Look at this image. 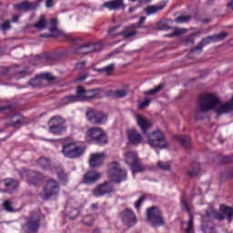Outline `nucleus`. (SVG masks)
I'll list each match as a JSON object with an SVG mask.
<instances>
[{
  "mask_svg": "<svg viewBox=\"0 0 233 233\" xmlns=\"http://www.w3.org/2000/svg\"><path fill=\"white\" fill-rule=\"evenodd\" d=\"M99 88L89 89L86 91V101H90V99H97L99 97Z\"/></svg>",
  "mask_w": 233,
  "mask_h": 233,
  "instance_id": "33",
  "label": "nucleus"
},
{
  "mask_svg": "<svg viewBox=\"0 0 233 233\" xmlns=\"http://www.w3.org/2000/svg\"><path fill=\"white\" fill-rule=\"evenodd\" d=\"M58 179H60L63 185H66V183H68V175L62 170L60 173H58Z\"/></svg>",
  "mask_w": 233,
  "mask_h": 233,
  "instance_id": "52",
  "label": "nucleus"
},
{
  "mask_svg": "<svg viewBox=\"0 0 233 233\" xmlns=\"http://www.w3.org/2000/svg\"><path fill=\"white\" fill-rule=\"evenodd\" d=\"M164 86H165V85L159 84L158 86H155L153 89L146 91L144 94H145V96H155V94L161 92V90H163Z\"/></svg>",
  "mask_w": 233,
  "mask_h": 233,
  "instance_id": "43",
  "label": "nucleus"
},
{
  "mask_svg": "<svg viewBox=\"0 0 233 233\" xmlns=\"http://www.w3.org/2000/svg\"><path fill=\"white\" fill-rule=\"evenodd\" d=\"M216 210L214 208H209L206 211L207 218H215L216 217Z\"/></svg>",
  "mask_w": 233,
  "mask_h": 233,
  "instance_id": "59",
  "label": "nucleus"
},
{
  "mask_svg": "<svg viewBox=\"0 0 233 233\" xmlns=\"http://www.w3.org/2000/svg\"><path fill=\"white\" fill-rule=\"evenodd\" d=\"M104 161H105V153L93 154L89 158V166L92 168H96V167H101Z\"/></svg>",
  "mask_w": 233,
  "mask_h": 233,
  "instance_id": "23",
  "label": "nucleus"
},
{
  "mask_svg": "<svg viewBox=\"0 0 233 233\" xmlns=\"http://www.w3.org/2000/svg\"><path fill=\"white\" fill-rule=\"evenodd\" d=\"M210 43H216V40H214V35H210V36L202 38V40L198 45V46H196L190 50L189 56L191 54H195V52H203V47L207 46V45H210Z\"/></svg>",
  "mask_w": 233,
  "mask_h": 233,
  "instance_id": "24",
  "label": "nucleus"
},
{
  "mask_svg": "<svg viewBox=\"0 0 233 233\" xmlns=\"http://www.w3.org/2000/svg\"><path fill=\"white\" fill-rule=\"evenodd\" d=\"M168 23H174V21L167 20V22L165 21L159 22L157 25V28L158 30H170L171 27Z\"/></svg>",
  "mask_w": 233,
  "mask_h": 233,
  "instance_id": "45",
  "label": "nucleus"
},
{
  "mask_svg": "<svg viewBox=\"0 0 233 233\" xmlns=\"http://www.w3.org/2000/svg\"><path fill=\"white\" fill-rule=\"evenodd\" d=\"M199 164L195 165V167H191L189 170H187V176L188 177H196L199 175Z\"/></svg>",
  "mask_w": 233,
  "mask_h": 233,
  "instance_id": "44",
  "label": "nucleus"
},
{
  "mask_svg": "<svg viewBox=\"0 0 233 233\" xmlns=\"http://www.w3.org/2000/svg\"><path fill=\"white\" fill-rule=\"evenodd\" d=\"M121 219L126 225V227H134L137 223V220L136 219V214H134V211L132 209L127 208L121 213Z\"/></svg>",
  "mask_w": 233,
  "mask_h": 233,
  "instance_id": "15",
  "label": "nucleus"
},
{
  "mask_svg": "<svg viewBox=\"0 0 233 233\" xmlns=\"http://www.w3.org/2000/svg\"><path fill=\"white\" fill-rule=\"evenodd\" d=\"M181 34H183V30L176 28L173 34L167 35V37H176L181 35Z\"/></svg>",
  "mask_w": 233,
  "mask_h": 233,
  "instance_id": "61",
  "label": "nucleus"
},
{
  "mask_svg": "<svg viewBox=\"0 0 233 233\" xmlns=\"http://www.w3.org/2000/svg\"><path fill=\"white\" fill-rule=\"evenodd\" d=\"M181 205L182 208L189 214V220L187 223V230H194V216H192V213L190 212V208L188 207V203L187 202V198H181Z\"/></svg>",
  "mask_w": 233,
  "mask_h": 233,
  "instance_id": "26",
  "label": "nucleus"
},
{
  "mask_svg": "<svg viewBox=\"0 0 233 233\" xmlns=\"http://www.w3.org/2000/svg\"><path fill=\"white\" fill-rule=\"evenodd\" d=\"M49 132L54 136H61L63 132H66V126H65L66 120L61 116H55L50 118Z\"/></svg>",
  "mask_w": 233,
  "mask_h": 233,
  "instance_id": "8",
  "label": "nucleus"
},
{
  "mask_svg": "<svg viewBox=\"0 0 233 233\" xmlns=\"http://www.w3.org/2000/svg\"><path fill=\"white\" fill-rule=\"evenodd\" d=\"M14 6H15V10L23 11V12H29V10H34L35 8L34 4L28 1H24L20 4L15 5Z\"/></svg>",
  "mask_w": 233,
  "mask_h": 233,
  "instance_id": "30",
  "label": "nucleus"
},
{
  "mask_svg": "<svg viewBox=\"0 0 233 233\" xmlns=\"http://www.w3.org/2000/svg\"><path fill=\"white\" fill-rule=\"evenodd\" d=\"M27 182L29 185H39V183H43L45 179V176L41 174V172L37 171H26Z\"/></svg>",
  "mask_w": 233,
  "mask_h": 233,
  "instance_id": "18",
  "label": "nucleus"
},
{
  "mask_svg": "<svg viewBox=\"0 0 233 233\" xmlns=\"http://www.w3.org/2000/svg\"><path fill=\"white\" fill-rule=\"evenodd\" d=\"M219 105H221V101L216 95L210 93L202 95L198 103L197 119L199 112H201V114H207V112L214 110V108L219 106Z\"/></svg>",
  "mask_w": 233,
  "mask_h": 233,
  "instance_id": "2",
  "label": "nucleus"
},
{
  "mask_svg": "<svg viewBox=\"0 0 233 233\" xmlns=\"http://www.w3.org/2000/svg\"><path fill=\"white\" fill-rule=\"evenodd\" d=\"M233 156L223 157V163H232Z\"/></svg>",
  "mask_w": 233,
  "mask_h": 233,
  "instance_id": "62",
  "label": "nucleus"
},
{
  "mask_svg": "<svg viewBox=\"0 0 233 233\" xmlns=\"http://www.w3.org/2000/svg\"><path fill=\"white\" fill-rule=\"evenodd\" d=\"M38 167H41L44 170H49L51 164H50V159L41 157L37 161H36Z\"/></svg>",
  "mask_w": 233,
  "mask_h": 233,
  "instance_id": "34",
  "label": "nucleus"
},
{
  "mask_svg": "<svg viewBox=\"0 0 233 233\" xmlns=\"http://www.w3.org/2000/svg\"><path fill=\"white\" fill-rule=\"evenodd\" d=\"M5 72L7 74H12L15 79H23L26 77V76H29L28 69L25 67L24 69H17V66H13L11 67H5Z\"/></svg>",
  "mask_w": 233,
  "mask_h": 233,
  "instance_id": "17",
  "label": "nucleus"
},
{
  "mask_svg": "<svg viewBox=\"0 0 233 233\" xmlns=\"http://www.w3.org/2000/svg\"><path fill=\"white\" fill-rule=\"evenodd\" d=\"M165 6H167L166 4L159 5H148L144 8V12H146L147 15H154V14H157V12L164 10Z\"/></svg>",
  "mask_w": 233,
  "mask_h": 233,
  "instance_id": "28",
  "label": "nucleus"
},
{
  "mask_svg": "<svg viewBox=\"0 0 233 233\" xmlns=\"http://www.w3.org/2000/svg\"><path fill=\"white\" fill-rule=\"evenodd\" d=\"M29 85L33 86V88H39L43 83L41 82V77H35L29 81Z\"/></svg>",
  "mask_w": 233,
  "mask_h": 233,
  "instance_id": "49",
  "label": "nucleus"
},
{
  "mask_svg": "<svg viewBox=\"0 0 233 233\" xmlns=\"http://www.w3.org/2000/svg\"><path fill=\"white\" fill-rule=\"evenodd\" d=\"M228 12H233V0L227 4Z\"/></svg>",
  "mask_w": 233,
  "mask_h": 233,
  "instance_id": "63",
  "label": "nucleus"
},
{
  "mask_svg": "<svg viewBox=\"0 0 233 233\" xmlns=\"http://www.w3.org/2000/svg\"><path fill=\"white\" fill-rule=\"evenodd\" d=\"M76 97H78V101H86V89L82 86H78L76 88Z\"/></svg>",
  "mask_w": 233,
  "mask_h": 233,
  "instance_id": "41",
  "label": "nucleus"
},
{
  "mask_svg": "<svg viewBox=\"0 0 233 233\" xmlns=\"http://www.w3.org/2000/svg\"><path fill=\"white\" fill-rule=\"evenodd\" d=\"M227 37H228V33H227V32H222L218 35H213L215 43L218 41H225V39H227Z\"/></svg>",
  "mask_w": 233,
  "mask_h": 233,
  "instance_id": "50",
  "label": "nucleus"
},
{
  "mask_svg": "<svg viewBox=\"0 0 233 233\" xmlns=\"http://www.w3.org/2000/svg\"><path fill=\"white\" fill-rule=\"evenodd\" d=\"M14 108L10 107V106H0V113L8 114V112H12Z\"/></svg>",
  "mask_w": 233,
  "mask_h": 233,
  "instance_id": "57",
  "label": "nucleus"
},
{
  "mask_svg": "<svg viewBox=\"0 0 233 233\" xmlns=\"http://www.w3.org/2000/svg\"><path fill=\"white\" fill-rule=\"evenodd\" d=\"M79 102V98L77 95H68L62 98V105H70L71 103H77Z\"/></svg>",
  "mask_w": 233,
  "mask_h": 233,
  "instance_id": "39",
  "label": "nucleus"
},
{
  "mask_svg": "<svg viewBox=\"0 0 233 233\" xmlns=\"http://www.w3.org/2000/svg\"><path fill=\"white\" fill-rule=\"evenodd\" d=\"M4 183L5 187H6V188H9V190H15V188H17V187L19 186L17 180L12 178H7L4 180Z\"/></svg>",
  "mask_w": 233,
  "mask_h": 233,
  "instance_id": "40",
  "label": "nucleus"
},
{
  "mask_svg": "<svg viewBox=\"0 0 233 233\" xmlns=\"http://www.w3.org/2000/svg\"><path fill=\"white\" fill-rule=\"evenodd\" d=\"M61 153L68 159H77V157H81L85 154V147L75 143H66L63 145Z\"/></svg>",
  "mask_w": 233,
  "mask_h": 233,
  "instance_id": "6",
  "label": "nucleus"
},
{
  "mask_svg": "<svg viewBox=\"0 0 233 233\" xmlns=\"http://www.w3.org/2000/svg\"><path fill=\"white\" fill-rule=\"evenodd\" d=\"M127 94L128 93L125 89H118L116 91L110 90L106 92L107 97H113V99H121L123 97H127Z\"/></svg>",
  "mask_w": 233,
  "mask_h": 233,
  "instance_id": "27",
  "label": "nucleus"
},
{
  "mask_svg": "<svg viewBox=\"0 0 233 233\" xmlns=\"http://www.w3.org/2000/svg\"><path fill=\"white\" fill-rule=\"evenodd\" d=\"M157 167L159 170H163L164 172L170 171V164L168 162L158 161Z\"/></svg>",
  "mask_w": 233,
  "mask_h": 233,
  "instance_id": "46",
  "label": "nucleus"
},
{
  "mask_svg": "<svg viewBox=\"0 0 233 233\" xmlns=\"http://www.w3.org/2000/svg\"><path fill=\"white\" fill-rule=\"evenodd\" d=\"M145 21H147V17L146 16H141L138 20L137 24H132L131 26L133 28H141V25H143V23H145Z\"/></svg>",
  "mask_w": 233,
  "mask_h": 233,
  "instance_id": "55",
  "label": "nucleus"
},
{
  "mask_svg": "<svg viewBox=\"0 0 233 233\" xmlns=\"http://www.w3.org/2000/svg\"><path fill=\"white\" fill-rule=\"evenodd\" d=\"M14 204L11 200H5L3 203V207L6 212H15V209L14 208Z\"/></svg>",
  "mask_w": 233,
  "mask_h": 233,
  "instance_id": "47",
  "label": "nucleus"
},
{
  "mask_svg": "<svg viewBox=\"0 0 233 233\" xmlns=\"http://www.w3.org/2000/svg\"><path fill=\"white\" fill-rule=\"evenodd\" d=\"M190 19H192V16H190V15H180L175 19V22L176 23H188V21H190Z\"/></svg>",
  "mask_w": 233,
  "mask_h": 233,
  "instance_id": "51",
  "label": "nucleus"
},
{
  "mask_svg": "<svg viewBox=\"0 0 233 233\" xmlns=\"http://www.w3.org/2000/svg\"><path fill=\"white\" fill-rule=\"evenodd\" d=\"M151 101L152 100H150V99H146L143 102L139 103L138 104L139 110H143V109L147 108V106H148L150 105Z\"/></svg>",
  "mask_w": 233,
  "mask_h": 233,
  "instance_id": "56",
  "label": "nucleus"
},
{
  "mask_svg": "<svg viewBox=\"0 0 233 233\" xmlns=\"http://www.w3.org/2000/svg\"><path fill=\"white\" fill-rule=\"evenodd\" d=\"M195 39H194V35H190L189 36H187L184 39V45L185 46H188L190 45H194Z\"/></svg>",
  "mask_w": 233,
  "mask_h": 233,
  "instance_id": "53",
  "label": "nucleus"
},
{
  "mask_svg": "<svg viewBox=\"0 0 233 233\" xmlns=\"http://www.w3.org/2000/svg\"><path fill=\"white\" fill-rule=\"evenodd\" d=\"M41 218L38 216L30 217L25 219V223L22 225V228L25 233H37L39 231V228Z\"/></svg>",
  "mask_w": 233,
  "mask_h": 233,
  "instance_id": "10",
  "label": "nucleus"
},
{
  "mask_svg": "<svg viewBox=\"0 0 233 233\" xmlns=\"http://www.w3.org/2000/svg\"><path fill=\"white\" fill-rule=\"evenodd\" d=\"M34 28L37 30H45L46 28V18H45V15H40L38 21L34 24Z\"/></svg>",
  "mask_w": 233,
  "mask_h": 233,
  "instance_id": "36",
  "label": "nucleus"
},
{
  "mask_svg": "<svg viewBox=\"0 0 233 233\" xmlns=\"http://www.w3.org/2000/svg\"><path fill=\"white\" fill-rule=\"evenodd\" d=\"M112 179L115 183H121L122 181L127 180V171L125 169H121L116 164V162H113L111 164Z\"/></svg>",
  "mask_w": 233,
  "mask_h": 233,
  "instance_id": "12",
  "label": "nucleus"
},
{
  "mask_svg": "<svg viewBox=\"0 0 233 233\" xmlns=\"http://www.w3.org/2000/svg\"><path fill=\"white\" fill-rule=\"evenodd\" d=\"M49 32L52 34L53 37H59V35H63L61 31L57 30V19H51V26L49 28Z\"/></svg>",
  "mask_w": 233,
  "mask_h": 233,
  "instance_id": "32",
  "label": "nucleus"
},
{
  "mask_svg": "<svg viewBox=\"0 0 233 233\" xmlns=\"http://www.w3.org/2000/svg\"><path fill=\"white\" fill-rule=\"evenodd\" d=\"M114 68H116V64H110L107 66L96 69V71L99 73L103 72L106 76H112Z\"/></svg>",
  "mask_w": 233,
  "mask_h": 233,
  "instance_id": "42",
  "label": "nucleus"
},
{
  "mask_svg": "<svg viewBox=\"0 0 233 233\" xmlns=\"http://www.w3.org/2000/svg\"><path fill=\"white\" fill-rule=\"evenodd\" d=\"M102 8H106L110 12L121 10L125 8V2L124 0H109L102 5Z\"/></svg>",
  "mask_w": 233,
  "mask_h": 233,
  "instance_id": "20",
  "label": "nucleus"
},
{
  "mask_svg": "<svg viewBox=\"0 0 233 233\" xmlns=\"http://www.w3.org/2000/svg\"><path fill=\"white\" fill-rule=\"evenodd\" d=\"M125 162L131 167L135 163H137V153L134 151H128L125 154Z\"/></svg>",
  "mask_w": 233,
  "mask_h": 233,
  "instance_id": "29",
  "label": "nucleus"
},
{
  "mask_svg": "<svg viewBox=\"0 0 233 233\" xmlns=\"http://www.w3.org/2000/svg\"><path fill=\"white\" fill-rule=\"evenodd\" d=\"M147 218L148 223L154 228L163 227L165 225V218L161 214V210L157 207H151L147 209Z\"/></svg>",
  "mask_w": 233,
  "mask_h": 233,
  "instance_id": "7",
  "label": "nucleus"
},
{
  "mask_svg": "<svg viewBox=\"0 0 233 233\" xmlns=\"http://www.w3.org/2000/svg\"><path fill=\"white\" fill-rule=\"evenodd\" d=\"M112 192H114V186H112L110 182H104L103 184H99L96 187H95L92 194L95 196V198H102V196L112 194Z\"/></svg>",
  "mask_w": 233,
  "mask_h": 233,
  "instance_id": "13",
  "label": "nucleus"
},
{
  "mask_svg": "<svg viewBox=\"0 0 233 233\" xmlns=\"http://www.w3.org/2000/svg\"><path fill=\"white\" fill-rule=\"evenodd\" d=\"M233 110V103L227 102L225 104L220 105V106L217 109L218 116H221L222 114H228V112Z\"/></svg>",
  "mask_w": 233,
  "mask_h": 233,
  "instance_id": "31",
  "label": "nucleus"
},
{
  "mask_svg": "<svg viewBox=\"0 0 233 233\" xmlns=\"http://www.w3.org/2000/svg\"><path fill=\"white\" fill-rule=\"evenodd\" d=\"M127 137L132 145H139L143 141L141 134L136 129H130L127 131Z\"/></svg>",
  "mask_w": 233,
  "mask_h": 233,
  "instance_id": "25",
  "label": "nucleus"
},
{
  "mask_svg": "<svg viewBox=\"0 0 233 233\" xmlns=\"http://www.w3.org/2000/svg\"><path fill=\"white\" fill-rule=\"evenodd\" d=\"M25 125V116L21 115L12 116L5 123L6 127H14V128H21Z\"/></svg>",
  "mask_w": 233,
  "mask_h": 233,
  "instance_id": "21",
  "label": "nucleus"
},
{
  "mask_svg": "<svg viewBox=\"0 0 233 233\" xmlns=\"http://www.w3.org/2000/svg\"><path fill=\"white\" fill-rule=\"evenodd\" d=\"M146 198L147 197L145 195H142L140 197V198L135 202V208H141V203H143V201H145Z\"/></svg>",
  "mask_w": 233,
  "mask_h": 233,
  "instance_id": "58",
  "label": "nucleus"
},
{
  "mask_svg": "<svg viewBox=\"0 0 233 233\" xmlns=\"http://www.w3.org/2000/svg\"><path fill=\"white\" fill-rule=\"evenodd\" d=\"M117 28H119V26H114L110 28L107 31L108 35H110V37H117V35H124V39H130V37H134V35L137 34V28H133L132 25L126 28L123 33H114L116 30H117Z\"/></svg>",
  "mask_w": 233,
  "mask_h": 233,
  "instance_id": "14",
  "label": "nucleus"
},
{
  "mask_svg": "<svg viewBox=\"0 0 233 233\" xmlns=\"http://www.w3.org/2000/svg\"><path fill=\"white\" fill-rule=\"evenodd\" d=\"M10 28H12V25H10V20H6L5 21L2 25L0 26V29L3 32H6V30H10Z\"/></svg>",
  "mask_w": 233,
  "mask_h": 233,
  "instance_id": "54",
  "label": "nucleus"
},
{
  "mask_svg": "<svg viewBox=\"0 0 233 233\" xmlns=\"http://www.w3.org/2000/svg\"><path fill=\"white\" fill-rule=\"evenodd\" d=\"M53 5H54V0H46V8H52Z\"/></svg>",
  "mask_w": 233,
  "mask_h": 233,
  "instance_id": "64",
  "label": "nucleus"
},
{
  "mask_svg": "<svg viewBox=\"0 0 233 233\" xmlns=\"http://www.w3.org/2000/svg\"><path fill=\"white\" fill-rule=\"evenodd\" d=\"M101 178V173L97 171H87L84 174L82 183L84 185H94L96 181Z\"/></svg>",
  "mask_w": 233,
  "mask_h": 233,
  "instance_id": "16",
  "label": "nucleus"
},
{
  "mask_svg": "<svg viewBox=\"0 0 233 233\" xmlns=\"http://www.w3.org/2000/svg\"><path fill=\"white\" fill-rule=\"evenodd\" d=\"M147 145L151 148H167L168 147V142H167V137H165V133L161 130H155L147 135Z\"/></svg>",
  "mask_w": 233,
  "mask_h": 233,
  "instance_id": "4",
  "label": "nucleus"
},
{
  "mask_svg": "<svg viewBox=\"0 0 233 233\" xmlns=\"http://www.w3.org/2000/svg\"><path fill=\"white\" fill-rule=\"evenodd\" d=\"M222 212H216L215 213V219H218V221H223L225 219V216L227 217V219H228V223L232 222V218H233V209L231 208H228L227 206H223L222 208Z\"/></svg>",
  "mask_w": 233,
  "mask_h": 233,
  "instance_id": "19",
  "label": "nucleus"
},
{
  "mask_svg": "<svg viewBox=\"0 0 233 233\" xmlns=\"http://www.w3.org/2000/svg\"><path fill=\"white\" fill-rule=\"evenodd\" d=\"M59 182L54 178H50L46 182L42 189L41 198L48 201V199H52V198H57V196H59Z\"/></svg>",
  "mask_w": 233,
  "mask_h": 233,
  "instance_id": "5",
  "label": "nucleus"
},
{
  "mask_svg": "<svg viewBox=\"0 0 233 233\" xmlns=\"http://www.w3.org/2000/svg\"><path fill=\"white\" fill-rule=\"evenodd\" d=\"M177 141L184 148H190V137L188 136H177Z\"/></svg>",
  "mask_w": 233,
  "mask_h": 233,
  "instance_id": "38",
  "label": "nucleus"
},
{
  "mask_svg": "<svg viewBox=\"0 0 233 233\" xmlns=\"http://www.w3.org/2000/svg\"><path fill=\"white\" fill-rule=\"evenodd\" d=\"M64 37L75 45L73 48V54H77L78 56H86V54H92V52H101L103 50V44H86L81 45L83 43V39L81 37L72 36L70 35H63Z\"/></svg>",
  "mask_w": 233,
  "mask_h": 233,
  "instance_id": "1",
  "label": "nucleus"
},
{
  "mask_svg": "<svg viewBox=\"0 0 233 233\" xmlns=\"http://www.w3.org/2000/svg\"><path fill=\"white\" fill-rule=\"evenodd\" d=\"M82 223L86 227H92L94 225V217L92 215H86L83 218Z\"/></svg>",
  "mask_w": 233,
  "mask_h": 233,
  "instance_id": "48",
  "label": "nucleus"
},
{
  "mask_svg": "<svg viewBox=\"0 0 233 233\" xmlns=\"http://www.w3.org/2000/svg\"><path fill=\"white\" fill-rule=\"evenodd\" d=\"M66 214L69 219H76L79 216V209L76 208H66Z\"/></svg>",
  "mask_w": 233,
  "mask_h": 233,
  "instance_id": "37",
  "label": "nucleus"
},
{
  "mask_svg": "<svg viewBox=\"0 0 233 233\" xmlns=\"http://www.w3.org/2000/svg\"><path fill=\"white\" fill-rule=\"evenodd\" d=\"M86 141L103 147L108 143V137L101 127H91L86 133Z\"/></svg>",
  "mask_w": 233,
  "mask_h": 233,
  "instance_id": "3",
  "label": "nucleus"
},
{
  "mask_svg": "<svg viewBox=\"0 0 233 233\" xmlns=\"http://www.w3.org/2000/svg\"><path fill=\"white\" fill-rule=\"evenodd\" d=\"M137 123L141 129L142 134H147L148 129L152 127V123L141 115L137 116Z\"/></svg>",
  "mask_w": 233,
  "mask_h": 233,
  "instance_id": "22",
  "label": "nucleus"
},
{
  "mask_svg": "<svg viewBox=\"0 0 233 233\" xmlns=\"http://www.w3.org/2000/svg\"><path fill=\"white\" fill-rule=\"evenodd\" d=\"M86 117L92 125H105L108 119V116L96 109H89L86 113Z\"/></svg>",
  "mask_w": 233,
  "mask_h": 233,
  "instance_id": "9",
  "label": "nucleus"
},
{
  "mask_svg": "<svg viewBox=\"0 0 233 233\" xmlns=\"http://www.w3.org/2000/svg\"><path fill=\"white\" fill-rule=\"evenodd\" d=\"M59 59V54L57 53H44L37 55L34 57L35 62H31L32 65H50L52 61H57Z\"/></svg>",
  "mask_w": 233,
  "mask_h": 233,
  "instance_id": "11",
  "label": "nucleus"
},
{
  "mask_svg": "<svg viewBox=\"0 0 233 233\" xmlns=\"http://www.w3.org/2000/svg\"><path fill=\"white\" fill-rule=\"evenodd\" d=\"M130 170L133 175L140 174L141 172H145V170H147V167L137 161L133 166L130 167Z\"/></svg>",
  "mask_w": 233,
  "mask_h": 233,
  "instance_id": "35",
  "label": "nucleus"
},
{
  "mask_svg": "<svg viewBox=\"0 0 233 233\" xmlns=\"http://www.w3.org/2000/svg\"><path fill=\"white\" fill-rule=\"evenodd\" d=\"M43 79H46V81H56V77L50 73H45L43 75Z\"/></svg>",
  "mask_w": 233,
  "mask_h": 233,
  "instance_id": "60",
  "label": "nucleus"
}]
</instances>
